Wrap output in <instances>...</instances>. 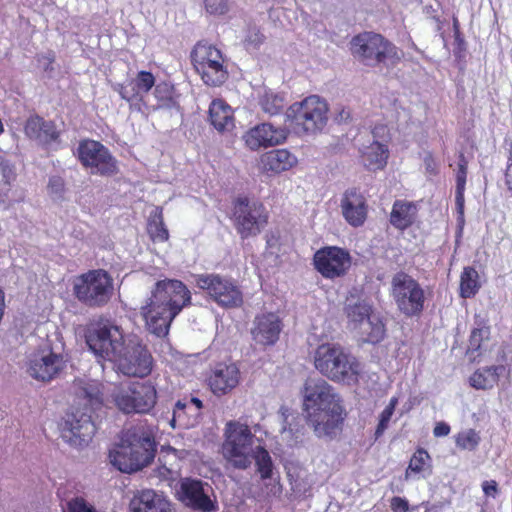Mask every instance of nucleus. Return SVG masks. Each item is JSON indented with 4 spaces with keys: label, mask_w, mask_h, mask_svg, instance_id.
Wrapping results in <instances>:
<instances>
[{
    "label": "nucleus",
    "mask_w": 512,
    "mask_h": 512,
    "mask_svg": "<svg viewBox=\"0 0 512 512\" xmlns=\"http://www.w3.org/2000/svg\"><path fill=\"white\" fill-rule=\"evenodd\" d=\"M259 163L264 172L279 174L296 165L297 158L287 149H274L262 154Z\"/></svg>",
    "instance_id": "obj_29"
},
{
    "label": "nucleus",
    "mask_w": 512,
    "mask_h": 512,
    "mask_svg": "<svg viewBox=\"0 0 512 512\" xmlns=\"http://www.w3.org/2000/svg\"><path fill=\"white\" fill-rule=\"evenodd\" d=\"M390 508L393 512H407L409 510V503L403 497L394 496L390 500Z\"/></svg>",
    "instance_id": "obj_50"
},
{
    "label": "nucleus",
    "mask_w": 512,
    "mask_h": 512,
    "mask_svg": "<svg viewBox=\"0 0 512 512\" xmlns=\"http://www.w3.org/2000/svg\"><path fill=\"white\" fill-rule=\"evenodd\" d=\"M433 473V461L425 448L418 447L410 457L405 470V479L426 478Z\"/></svg>",
    "instance_id": "obj_33"
},
{
    "label": "nucleus",
    "mask_w": 512,
    "mask_h": 512,
    "mask_svg": "<svg viewBox=\"0 0 512 512\" xmlns=\"http://www.w3.org/2000/svg\"><path fill=\"white\" fill-rule=\"evenodd\" d=\"M205 9L213 15H223L228 11L227 0H204Z\"/></svg>",
    "instance_id": "obj_48"
},
{
    "label": "nucleus",
    "mask_w": 512,
    "mask_h": 512,
    "mask_svg": "<svg viewBox=\"0 0 512 512\" xmlns=\"http://www.w3.org/2000/svg\"><path fill=\"white\" fill-rule=\"evenodd\" d=\"M157 390L150 381L118 386L112 393L115 406L125 414L149 413L157 403Z\"/></svg>",
    "instance_id": "obj_11"
},
{
    "label": "nucleus",
    "mask_w": 512,
    "mask_h": 512,
    "mask_svg": "<svg viewBox=\"0 0 512 512\" xmlns=\"http://www.w3.org/2000/svg\"><path fill=\"white\" fill-rule=\"evenodd\" d=\"M154 96L157 100L154 110L161 108H172L176 104L175 89L173 85L167 82L155 83Z\"/></svg>",
    "instance_id": "obj_40"
},
{
    "label": "nucleus",
    "mask_w": 512,
    "mask_h": 512,
    "mask_svg": "<svg viewBox=\"0 0 512 512\" xmlns=\"http://www.w3.org/2000/svg\"><path fill=\"white\" fill-rule=\"evenodd\" d=\"M505 371L506 367L504 365L478 368L469 377V385L476 390H490L498 384L501 375Z\"/></svg>",
    "instance_id": "obj_32"
},
{
    "label": "nucleus",
    "mask_w": 512,
    "mask_h": 512,
    "mask_svg": "<svg viewBox=\"0 0 512 512\" xmlns=\"http://www.w3.org/2000/svg\"><path fill=\"white\" fill-rule=\"evenodd\" d=\"M328 105L325 100L317 95L306 97L301 102L292 104L287 117L290 121L301 127L307 133H316L321 131L328 120Z\"/></svg>",
    "instance_id": "obj_14"
},
{
    "label": "nucleus",
    "mask_w": 512,
    "mask_h": 512,
    "mask_svg": "<svg viewBox=\"0 0 512 512\" xmlns=\"http://www.w3.org/2000/svg\"><path fill=\"white\" fill-rule=\"evenodd\" d=\"M284 324L275 312H262L254 317L250 329L254 343L261 348L274 346L280 339Z\"/></svg>",
    "instance_id": "obj_20"
},
{
    "label": "nucleus",
    "mask_w": 512,
    "mask_h": 512,
    "mask_svg": "<svg viewBox=\"0 0 512 512\" xmlns=\"http://www.w3.org/2000/svg\"><path fill=\"white\" fill-rule=\"evenodd\" d=\"M260 106L262 110L269 115H278L284 109V98L272 92L265 93L260 98Z\"/></svg>",
    "instance_id": "obj_43"
},
{
    "label": "nucleus",
    "mask_w": 512,
    "mask_h": 512,
    "mask_svg": "<svg viewBox=\"0 0 512 512\" xmlns=\"http://www.w3.org/2000/svg\"><path fill=\"white\" fill-rule=\"evenodd\" d=\"M467 179V168L458 167L456 171V190H455V204L459 214V218L463 220L464 217V204H465V186Z\"/></svg>",
    "instance_id": "obj_42"
},
{
    "label": "nucleus",
    "mask_w": 512,
    "mask_h": 512,
    "mask_svg": "<svg viewBox=\"0 0 512 512\" xmlns=\"http://www.w3.org/2000/svg\"><path fill=\"white\" fill-rule=\"evenodd\" d=\"M189 404L194 405L197 411H199L203 407L202 401L197 397H192L189 400V402L184 400L177 401L173 410V417L171 420V424L173 427H175L176 422L181 423L184 420L185 409Z\"/></svg>",
    "instance_id": "obj_46"
},
{
    "label": "nucleus",
    "mask_w": 512,
    "mask_h": 512,
    "mask_svg": "<svg viewBox=\"0 0 512 512\" xmlns=\"http://www.w3.org/2000/svg\"><path fill=\"white\" fill-rule=\"evenodd\" d=\"M48 190L51 194L62 196L65 192V182L60 176H52L48 182Z\"/></svg>",
    "instance_id": "obj_49"
},
{
    "label": "nucleus",
    "mask_w": 512,
    "mask_h": 512,
    "mask_svg": "<svg viewBox=\"0 0 512 512\" xmlns=\"http://www.w3.org/2000/svg\"><path fill=\"white\" fill-rule=\"evenodd\" d=\"M354 331L357 332L362 342L373 345L379 344L386 337V320L384 316L378 312L370 316Z\"/></svg>",
    "instance_id": "obj_30"
},
{
    "label": "nucleus",
    "mask_w": 512,
    "mask_h": 512,
    "mask_svg": "<svg viewBox=\"0 0 512 512\" xmlns=\"http://www.w3.org/2000/svg\"><path fill=\"white\" fill-rule=\"evenodd\" d=\"M190 58L196 73L207 86L219 87L228 79L226 58L217 46L207 41H198Z\"/></svg>",
    "instance_id": "obj_7"
},
{
    "label": "nucleus",
    "mask_w": 512,
    "mask_h": 512,
    "mask_svg": "<svg viewBox=\"0 0 512 512\" xmlns=\"http://www.w3.org/2000/svg\"><path fill=\"white\" fill-rule=\"evenodd\" d=\"M341 211L346 222L352 227H361L368 216V204L364 195L351 188L344 192L341 199Z\"/></svg>",
    "instance_id": "obj_24"
},
{
    "label": "nucleus",
    "mask_w": 512,
    "mask_h": 512,
    "mask_svg": "<svg viewBox=\"0 0 512 512\" xmlns=\"http://www.w3.org/2000/svg\"><path fill=\"white\" fill-rule=\"evenodd\" d=\"M124 342L120 328L107 318L100 317L90 323L87 329V345L104 360L112 361Z\"/></svg>",
    "instance_id": "obj_12"
},
{
    "label": "nucleus",
    "mask_w": 512,
    "mask_h": 512,
    "mask_svg": "<svg viewBox=\"0 0 512 512\" xmlns=\"http://www.w3.org/2000/svg\"><path fill=\"white\" fill-rule=\"evenodd\" d=\"M387 131V127L385 125H379V126H375L374 129L372 130V133L374 135V137H377L378 135H380V133H385Z\"/></svg>",
    "instance_id": "obj_55"
},
{
    "label": "nucleus",
    "mask_w": 512,
    "mask_h": 512,
    "mask_svg": "<svg viewBox=\"0 0 512 512\" xmlns=\"http://www.w3.org/2000/svg\"><path fill=\"white\" fill-rule=\"evenodd\" d=\"M111 362L122 374L138 378L150 375L154 364L151 352L137 338L125 341Z\"/></svg>",
    "instance_id": "obj_13"
},
{
    "label": "nucleus",
    "mask_w": 512,
    "mask_h": 512,
    "mask_svg": "<svg viewBox=\"0 0 512 512\" xmlns=\"http://www.w3.org/2000/svg\"><path fill=\"white\" fill-rule=\"evenodd\" d=\"M131 512H172L171 505L153 490H143L130 502Z\"/></svg>",
    "instance_id": "obj_31"
},
{
    "label": "nucleus",
    "mask_w": 512,
    "mask_h": 512,
    "mask_svg": "<svg viewBox=\"0 0 512 512\" xmlns=\"http://www.w3.org/2000/svg\"><path fill=\"white\" fill-rule=\"evenodd\" d=\"M231 220L237 234L245 240L261 233L269 222V212L262 202L238 196L232 202Z\"/></svg>",
    "instance_id": "obj_8"
},
{
    "label": "nucleus",
    "mask_w": 512,
    "mask_h": 512,
    "mask_svg": "<svg viewBox=\"0 0 512 512\" xmlns=\"http://www.w3.org/2000/svg\"><path fill=\"white\" fill-rule=\"evenodd\" d=\"M74 296L88 307H103L113 294V279L104 269L89 270L74 280Z\"/></svg>",
    "instance_id": "obj_9"
},
{
    "label": "nucleus",
    "mask_w": 512,
    "mask_h": 512,
    "mask_svg": "<svg viewBox=\"0 0 512 512\" xmlns=\"http://www.w3.org/2000/svg\"><path fill=\"white\" fill-rule=\"evenodd\" d=\"M280 241V234L279 232H270L266 235V244L267 247L273 248L279 244Z\"/></svg>",
    "instance_id": "obj_54"
},
{
    "label": "nucleus",
    "mask_w": 512,
    "mask_h": 512,
    "mask_svg": "<svg viewBox=\"0 0 512 512\" xmlns=\"http://www.w3.org/2000/svg\"><path fill=\"white\" fill-rule=\"evenodd\" d=\"M352 55L370 67L393 68L403 59L404 53L393 42L375 32H362L350 42Z\"/></svg>",
    "instance_id": "obj_5"
},
{
    "label": "nucleus",
    "mask_w": 512,
    "mask_h": 512,
    "mask_svg": "<svg viewBox=\"0 0 512 512\" xmlns=\"http://www.w3.org/2000/svg\"><path fill=\"white\" fill-rule=\"evenodd\" d=\"M479 274L474 267L466 266L460 275L459 295L461 298H473L480 290Z\"/></svg>",
    "instance_id": "obj_38"
},
{
    "label": "nucleus",
    "mask_w": 512,
    "mask_h": 512,
    "mask_svg": "<svg viewBox=\"0 0 512 512\" xmlns=\"http://www.w3.org/2000/svg\"><path fill=\"white\" fill-rule=\"evenodd\" d=\"M287 139V131L269 123H261L246 131L243 135L245 145L252 151L282 144Z\"/></svg>",
    "instance_id": "obj_23"
},
{
    "label": "nucleus",
    "mask_w": 512,
    "mask_h": 512,
    "mask_svg": "<svg viewBox=\"0 0 512 512\" xmlns=\"http://www.w3.org/2000/svg\"><path fill=\"white\" fill-rule=\"evenodd\" d=\"M241 372L235 363H216L207 378L208 386L216 396H223L234 390L240 382Z\"/></svg>",
    "instance_id": "obj_22"
},
{
    "label": "nucleus",
    "mask_w": 512,
    "mask_h": 512,
    "mask_svg": "<svg viewBox=\"0 0 512 512\" xmlns=\"http://www.w3.org/2000/svg\"><path fill=\"white\" fill-rule=\"evenodd\" d=\"M76 395L83 401L85 406H89L92 410H96L103 405V393L101 391V384L98 382L88 381L81 383Z\"/></svg>",
    "instance_id": "obj_36"
},
{
    "label": "nucleus",
    "mask_w": 512,
    "mask_h": 512,
    "mask_svg": "<svg viewBox=\"0 0 512 512\" xmlns=\"http://www.w3.org/2000/svg\"><path fill=\"white\" fill-rule=\"evenodd\" d=\"M196 286L220 307L231 309L243 304V294L240 288L229 278L219 274H201L195 279Z\"/></svg>",
    "instance_id": "obj_16"
},
{
    "label": "nucleus",
    "mask_w": 512,
    "mask_h": 512,
    "mask_svg": "<svg viewBox=\"0 0 512 512\" xmlns=\"http://www.w3.org/2000/svg\"><path fill=\"white\" fill-rule=\"evenodd\" d=\"M96 431L91 416L86 413H67L63 423L60 424L61 437L72 446L87 445Z\"/></svg>",
    "instance_id": "obj_18"
},
{
    "label": "nucleus",
    "mask_w": 512,
    "mask_h": 512,
    "mask_svg": "<svg viewBox=\"0 0 512 512\" xmlns=\"http://www.w3.org/2000/svg\"><path fill=\"white\" fill-rule=\"evenodd\" d=\"M208 120L219 133L231 132L235 127L234 111L223 99H213L209 105Z\"/></svg>",
    "instance_id": "obj_28"
},
{
    "label": "nucleus",
    "mask_w": 512,
    "mask_h": 512,
    "mask_svg": "<svg viewBox=\"0 0 512 512\" xmlns=\"http://www.w3.org/2000/svg\"><path fill=\"white\" fill-rule=\"evenodd\" d=\"M458 167L460 168H467L468 167V161L463 153L459 155V161H458Z\"/></svg>",
    "instance_id": "obj_56"
},
{
    "label": "nucleus",
    "mask_w": 512,
    "mask_h": 512,
    "mask_svg": "<svg viewBox=\"0 0 512 512\" xmlns=\"http://www.w3.org/2000/svg\"><path fill=\"white\" fill-rule=\"evenodd\" d=\"M65 512H97L83 497H74L66 504Z\"/></svg>",
    "instance_id": "obj_47"
},
{
    "label": "nucleus",
    "mask_w": 512,
    "mask_h": 512,
    "mask_svg": "<svg viewBox=\"0 0 512 512\" xmlns=\"http://www.w3.org/2000/svg\"><path fill=\"white\" fill-rule=\"evenodd\" d=\"M24 132L28 138L45 145L58 141L60 137L55 122L38 115H32L26 120Z\"/></svg>",
    "instance_id": "obj_26"
},
{
    "label": "nucleus",
    "mask_w": 512,
    "mask_h": 512,
    "mask_svg": "<svg viewBox=\"0 0 512 512\" xmlns=\"http://www.w3.org/2000/svg\"><path fill=\"white\" fill-rule=\"evenodd\" d=\"M388 157V147L379 141H373L362 151L364 165L373 171L384 169L387 165Z\"/></svg>",
    "instance_id": "obj_35"
},
{
    "label": "nucleus",
    "mask_w": 512,
    "mask_h": 512,
    "mask_svg": "<svg viewBox=\"0 0 512 512\" xmlns=\"http://www.w3.org/2000/svg\"><path fill=\"white\" fill-rule=\"evenodd\" d=\"M66 367L61 354L55 353L52 348L38 350L33 353L28 372L36 380L49 382L55 379Z\"/></svg>",
    "instance_id": "obj_19"
},
{
    "label": "nucleus",
    "mask_w": 512,
    "mask_h": 512,
    "mask_svg": "<svg viewBox=\"0 0 512 512\" xmlns=\"http://www.w3.org/2000/svg\"><path fill=\"white\" fill-rule=\"evenodd\" d=\"M254 435L250 427L239 421H230L226 425L225 440L222 444L224 459L234 468L246 470L251 465Z\"/></svg>",
    "instance_id": "obj_10"
},
{
    "label": "nucleus",
    "mask_w": 512,
    "mask_h": 512,
    "mask_svg": "<svg viewBox=\"0 0 512 512\" xmlns=\"http://www.w3.org/2000/svg\"><path fill=\"white\" fill-rule=\"evenodd\" d=\"M181 491L183 502L192 509L203 512H211L215 509L209 496L204 493L201 481H185L181 485Z\"/></svg>",
    "instance_id": "obj_27"
},
{
    "label": "nucleus",
    "mask_w": 512,
    "mask_h": 512,
    "mask_svg": "<svg viewBox=\"0 0 512 512\" xmlns=\"http://www.w3.org/2000/svg\"><path fill=\"white\" fill-rule=\"evenodd\" d=\"M302 409L317 437L332 439L342 432L347 412L341 395L326 380L305 383Z\"/></svg>",
    "instance_id": "obj_1"
},
{
    "label": "nucleus",
    "mask_w": 512,
    "mask_h": 512,
    "mask_svg": "<svg viewBox=\"0 0 512 512\" xmlns=\"http://www.w3.org/2000/svg\"><path fill=\"white\" fill-rule=\"evenodd\" d=\"M504 181L507 189L512 191V150H510L507 159V165L504 171Z\"/></svg>",
    "instance_id": "obj_52"
},
{
    "label": "nucleus",
    "mask_w": 512,
    "mask_h": 512,
    "mask_svg": "<svg viewBox=\"0 0 512 512\" xmlns=\"http://www.w3.org/2000/svg\"><path fill=\"white\" fill-rule=\"evenodd\" d=\"M76 155L81 165L91 170V174L111 177L119 173L117 159L99 141L92 139L81 140Z\"/></svg>",
    "instance_id": "obj_15"
},
{
    "label": "nucleus",
    "mask_w": 512,
    "mask_h": 512,
    "mask_svg": "<svg viewBox=\"0 0 512 512\" xmlns=\"http://www.w3.org/2000/svg\"><path fill=\"white\" fill-rule=\"evenodd\" d=\"M5 295L3 290L0 288V317H3L4 307H5Z\"/></svg>",
    "instance_id": "obj_57"
},
{
    "label": "nucleus",
    "mask_w": 512,
    "mask_h": 512,
    "mask_svg": "<svg viewBox=\"0 0 512 512\" xmlns=\"http://www.w3.org/2000/svg\"><path fill=\"white\" fill-rule=\"evenodd\" d=\"M390 296L398 312L406 318L420 317L425 310L426 293L420 282L405 271L391 279Z\"/></svg>",
    "instance_id": "obj_6"
},
{
    "label": "nucleus",
    "mask_w": 512,
    "mask_h": 512,
    "mask_svg": "<svg viewBox=\"0 0 512 512\" xmlns=\"http://www.w3.org/2000/svg\"><path fill=\"white\" fill-rule=\"evenodd\" d=\"M480 436L474 429H468L457 434L456 446L462 450L473 451L480 443Z\"/></svg>",
    "instance_id": "obj_44"
},
{
    "label": "nucleus",
    "mask_w": 512,
    "mask_h": 512,
    "mask_svg": "<svg viewBox=\"0 0 512 512\" xmlns=\"http://www.w3.org/2000/svg\"><path fill=\"white\" fill-rule=\"evenodd\" d=\"M47 58H48L49 63L54 62V54L53 53H51Z\"/></svg>",
    "instance_id": "obj_59"
},
{
    "label": "nucleus",
    "mask_w": 512,
    "mask_h": 512,
    "mask_svg": "<svg viewBox=\"0 0 512 512\" xmlns=\"http://www.w3.org/2000/svg\"><path fill=\"white\" fill-rule=\"evenodd\" d=\"M481 486L485 496L495 497L499 493L498 483L495 480L484 481Z\"/></svg>",
    "instance_id": "obj_51"
},
{
    "label": "nucleus",
    "mask_w": 512,
    "mask_h": 512,
    "mask_svg": "<svg viewBox=\"0 0 512 512\" xmlns=\"http://www.w3.org/2000/svg\"><path fill=\"white\" fill-rule=\"evenodd\" d=\"M147 233L153 242H166L169 232L164 224L163 208L156 206L147 220Z\"/></svg>",
    "instance_id": "obj_37"
},
{
    "label": "nucleus",
    "mask_w": 512,
    "mask_h": 512,
    "mask_svg": "<svg viewBox=\"0 0 512 512\" xmlns=\"http://www.w3.org/2000/svg\"><path fill=\"white\" fill-rule=\"evenodd\" d=\"M255 461L257 472L262 480H267L273 474V461L269 452L263 446H257L251 455V460Z\"/></svg>",
    "instance_id": "obj_39"
},
{
    "label": "nucleus",
    "mask_w": 512,
    "mask_h": 512,
    "mask_svg": "<svg viewBox=\"0 0 512 512\" xmlns=\"http://www.w3.org/2000/svg\"><path fill=\"white\" fill-rule=\"evenodd\" d=\"M451 431L450 426L445 422H438L434 429L433 434L435 437H444L447 436Z\"/></svg>",
    "instance_id": "obj_53"
},
{
    "label": "nucleus",
    "mask_w": 512,
    "mask_h": 512,
    "mask_svg": "<svg viewBox=\"0 0 512 512\" xmlns=\"http://www.w3.org/2000/svg\"><path fill=\"white\" fill-rule=\"evenodd\" d=\"M441 506L438 504L428 505L426 504V509L424 512H440Z\"/></svg>",
    "instance_id": "obj_58"
},
{
    "label": "nucleus",
    "mask_w": 512,
    "mask_h": 512,
    "mask_svg": "<svg viewBox=\"0 0 512 512\" xmlns=\"http://www.w3.org/2000/svg\"><path fill=\"white\" fill-rule=\"evenodd\" d=\"M351 265L350 252L339 246H324L313 255L314 269L324 279L335 280L346 276Z\"/></svg>",
    "instance_id": "obj_17"
},
{
    "label": "nucleus",
    "mask_w": 512,
    "mask_h": 512,
    "mask_svg": "<svg viewBox=\"0 0 512 512\" xmlns=\"http://www.w3.org/2000/svg\"><path fill=\"white\" fill-rule=\"evenodd\" d=\"M344 313L348 320V326L355 330L370 316L375 315L373 305L365 299H358L355 302H349L344 307Z\"/></svg>",
    "instance_id": "obj_34"
},
{
    "label": "nucleus",
    "mask_w": 512,
    "mask_h": 512,
    "mask_svg": "<svg viewBox=\"0 0 512 512\" xmlns=\"http://www.w3.org/2000/svg\"><path fill=\"white\" fill-rule=\"evenodd\" d=\"M489 336V327L474 328L471 331L466 353L472 358V360H475L481 355L482 343L485 339H489Z\"/></svg>",
    "instance_id": "obj_41"
},
{
    "label": "nucleus",
    "mask_w": 512,
    "mask_h": 512,
    "mask_svg": "<svg viewBox=\"0 0 512 512\" xmlns=\"http://www.w3.org/2000/svg\"><path fill=\"white\" fill-rule=\"evenodd\" d=\"M156 454L154 427L139 421L122 433L121 444L110 451L111 464L119 471L132 473L148 466Z\"/></svg>",
    "instance_id": "obj_3"
},
{
    "label": "nucleus",
    "mask_w": 512,
    "mask_h": 512,
    "mask_svg": "<svg viewBox=\"0 0 512 512\" xmlns=\"http://www.w3.org/2000/svg\"><path fill=\"white\" fill-rule=\"evenodd\" d=\"M419 218V205L415 201L397 199L393 202L389 223L397 231L404 232L414 226Z\"/></svg>",
    "instance_id": "obj_25"
},
{
    "label": "nucleus",
    "mask_w": 512,
    "mask_h": 512,
    "mask_svg": "<svg viewBox=\"0 0 512 512\" xmlns=\"http://www.w3.org/2000/svg\"><path fill=\"white\" fill-rule=\"evenodd\" d=\"M316 370L335 383L358 385L362 376L361 362L350 351L335 343H323L314 352Z\"/></svg>",
    "instance_id": "obj_4"
},
{
    "label": "nucleus",
    "mask_w": 512,
    "mask_h": 512,
    "mask_svg": "<svg viewBox=\"0 0 512 512\" xmlns=\"http://www.w3.org/2000/svg\"><path fill=\"white\" fill-rule=\"evenodd\" d=\"M397 404L398 399L396 397H392L388 405L380 413L379 422L375 429V439L380 438L384 434L385 430L388 428L389 422L394 414Z\"/></svg>",
    "instance_id": "obj_45"
},
{
    "label": "nucleus",
    "mask_w": 512,
    "mask_h": 512,
    "mask_svg": "<svg viewBox=\"0 0 512 512\" xmlns=\"http://www.w3.org/2000/svg\"><path fill=\"white\" fill-rule=\"evenodd\" d=\"M155 83L156 78L152 72L141 70L134 78L119 84L116 90L120 97L127 101L131 107L141 111L142 106L145 105V96L155 86Z\"/></svg>",
    "instance_id": "obj_21"
},
{
    "label": "nucleus",
    "mask_w": 512,
    "mask_h": 512,
    "mask_svg": "<svg viewBox=\"0 0 512 512\" xmlns=\"http://www.w3.org/2000/svg\"><path fill=\"white\" fill-rule=\"evenodd\" d=\"M190 304L191 293L182 281L163 279L155 283L140 314L151 333L165 337L176 316Z\"/></svg>",
    "instance_id": "obj_2"
}]
</instances>
